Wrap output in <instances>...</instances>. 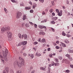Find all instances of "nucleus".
Segmentation results:
<instances>
[{
  "label": "nucleus",
  "instance_id": "nucleus-15",
  "mask_svg": "<svg viewBox=\"0 0 73 73\" xmlns=\"http://www.w3.org/2000/svg\"><path fill=\"white\" fill-rule=\"evenodd\" d=\"M25 9L26 11H28V10H29V9H31V7H25Z\"/></svg>",
  "mask_w": 73,
  "mask_h": 73
},
{
  "label": "nucleus",
  "instance_id": "nucleus-34",
  "mask_svg": "<svg viewBox=\"0 0 73 73\" xmlns=\"http://www.w3.org/2000/svg\"><path fill=\"white\" fill-rule=\"evenodd\" d=\"M39 1L41 3H43L44 2V0H39Z\"/></svg>",
  "mask_w": 73,
  "mask_h": 73
},
{
  "label": "nucleus",
  "instance_id": "nucleus-7",
  "mask_svg": "<svg viewBox=\"0 0 73 73\" xmlns=\"http://www.w3.org/2000/svg\"><path fill=\"white\" fill-rule=\"evenodd\" d=\"M18 36H19V38H20V39L21 38H23V35H22L20 33H19L18 34Z\"/></svg>",
  "mask_w": 73,
  "mask_h": 73
},
{
  "label": "nucleus",
  "instance_id": "nucleus-16",
  "mask_svg": "<svg viewBox=\"0 0 73 73\" xmlns=\"http://www.w3.org/2000/svg\"><path fill=\"white\" fill-rule=\"evenodd\" d=\"M23 37L24 36V38L25 39H27V34H23Z\"/></svg>",
  "mask_w": 73,
  "mask_h": 73
},
{
  "label": "nucleus",
  "instance_id": "nucleus-53",
  "mask_svg": "<svg viewBox=\"0 0 73 73\" xmlns=\"http://www.w3.org/2000/svg\"><path fill=\"white\" fill-rule=\"evenodd\" d=\"M45 34V33L44 32H42V35H44Z\"/></svg>",
  "mask_w": 73,
  "mask_h": 73
},
{
  "label": "nucleus",
  "instance_id": "nucleus-21",
  "mask_svg": "<svg viewBox=\"0 0 73 73\" xmlns=\"http://www.w3.org/2000/svg\"><path fill=\"white\" fill-rule=\"evenodd\" d=\"M20 5L21 7H24V3L22 2L20 4Z\"/></svg>",
  "mask_w": 73,
  "mask_h": 73
},
{
  "label": "nucleus",
  "instance_id": "nucleus-46",
  "mask_svg": "<svg viewBox=\"0 0 73 73\" xmlns=\"http://www.w3.org/2000/svg\"><path fill=\"white\" fill-rule=\"evenodd\" d=\"M33 69V67L32 66L30 67V70H31V69Z\"/></svg>",
  "mask_w": 73,
  "mask_h": 73
},
{
  "label": "nucleus",
  "instance_id": "nucleus-60",
  "mask_svg": "<svg viewBox=\"0 0 73 73\" xmlns=\"http://www.w3.org/2000/svg\"><path fill=\"white\" fill-rule=\"evenodd\" d=\"M62 8L63 9H65V7L64 6H62Z\"/></svg>",
  "mask_w": 73,
  "mask_h": 73
},
{
  "label": "nucleus",
  "instance_id": "nucleus-55",
  "mask_svg": "<svg viewBox=\"0 0 73 73\" xmlns=\"http://www.w3.org/2000/svg\"><path fill=\"white\" fill-rule=\"evenodd\" d=\"M34 26H35V27L36 28L37 27V25L36 24H35L34 25Z\"/></svg>",
  "mask_w": 73,
  "mask_h": 73
},
{
  "label": "nucleus",
  "instance_id": "nucleus-22",
  "mask_svg": "<svg viewBox=\"0 0 73 73\" xmlns=\"http://www.w3.org/2000/svg\"><path fill=\"white\" fill-rule=\"evenodd\" d=\"M62 36H66V34L65 33V32H64V31L62 32Z\"/></svg>",
  "mask_w": 73,
  "mask_h": 73
},
{
  "label": "nucleus",
  "instance_id": "nucleus-63",
  "mask_svg": "<svg viewBox=\"0 0 73 73\" xmlns=\"http://www.w3.org/2000/svg\"><path fill=\"white\" fill-rule=\"evenodd\" d=\"M68 51H69L70 53H72V50H69Z\"/></svg>",
  "mask_w": 73,
  "mask_h": 73
},
{
  "label": "nucleus",
  "instance_id": "nucleus-59",
  "mask_svg": "<svg viewBox=\"0 0 73 73\" xmlns=\"http://www.w3.org/2000/svg\"><path fill=\"white\" fill-rule=\"evenodd\" d=\"M56 42L57 43V44H59L60 42L58 40H57Z\"/></svg>",
  "mask_w": 73,
  "mask_h": 73
},
{
  "label": "nucleus",
  "instance_id": "nucleus-25",
  "mask_svg": "<svg viewBox=\"0 0 73 73\" xmlns=\"http://www.w3.org/2000/svg\"><path fill=\"white\" fill-rule=\"evenodd\" d=\"M62 46H64V47H66V45L65 44H64V43H61Z\"/></svg>",
  "mask_w": 73,
  "mask_h": 73
},
{
  "label": "nucleus",
  "instance_id": "nucleus-45",
  "mask_svg": "<svg viewBox=\"0 0 73 73\" xmlns=\"http://www.w3.org/2000/svg\"><path fill=\"white\" fill-rule=\"evenodd\" d=\"M38 44V42H35L34 43V45H36V44Z\"/></svg>",
  "mask_w": 73,
  "mask_h": 73
},
{
  "label": "nucleus",
  "instance_id": "nucleus-32",
  "mask_svg": "<svg viewBox=\"0 0 73 73\" xmlns=\"http://www.w3.org/2000/svg\"><path fill=\"white\" fill-rule=\"evenodd\" d=\"M53 9H50L49 10V12H50V13H52V12H53Z\"/></svg>",
  "mask_w": 73,
  "mask_h": 73
},
{
  "label": "nucleus",
  "instance_id": "nucleus-27",
  "mask_svg": "<svg viewBox=\"0 0 73 73\" xmlns=\"http://www.w3.org/2000/svg\"><path fill=\"white\" fill-rule=\"evenodd\" d=\"M49 56L51 58H53V54H50L49 55Z\"/></svg>",
  "mask_w": 73,
  "mask_h": 73
},
{
  "label": "nucleus",
  "instance_id": "nucleus-30",
  "mask_svg": "<svg viewBox=\"0 0 73 73\" xmlns=\"http://www.w3.org/2000/svg\"><path fill=\"white\" fill-rule=\"evenodd\" d=\"M33 56L34 55L33 54H31L30 55V57H31L32 58H33Z\"/></svg>",
  "mask_w": 73,
  "mask_h": 73
},
{
  "label": "nucleus",
  "instance_id": "nucleus-38",
  "mask_svg": "<svg viewBox=\"0 0 73 73\" xmlns=\"http://www.w3.org/2000/svg\"><path fill=\"white\" fill-rule=\"evenodd\" d=\"M56 13H59V10L58 9H56Z\"/></svg>",
  "mask_w": 73,
  "mask_h": 73
},
{
  "label": "nucleus",
  "instance_id": "nucleus-18",
  "mask_svg": "<svg viewBox=\"0 0 73 73\" xmlns=\"http://www.w3.org/2000/svg\"><path fill=\"white\" fill-rule=\"evenodd\" d=\"M36 5H37L36 3H34L33 4V9L35 8L36 7Z\"/></svg>",
  "mask_w": 73,
  "mask_h": 73
},
{
  "label": "nucleus",
  "instance_id": "nucleus-41",
  "mask_svg": "<svg viewBox=\"0 0 73 73\" xmlns=\"http://www.w3.org/2000/svg\"><path fill=\"white\" fill-rule=\"evenodd\" d=\"M23 54L24 56L25 57V56H27V54H26V53H25V52H24Z\"/></svg>",
  "mask_w": 73,
  "mask_h": 73
},
{
  "label": "nucleus",
  "instance_id": "nucleus-44",
  "mask_svg": "<svg viewBox=\"0 0 73 73\" xmlns=\"http://www.w3.org/2000/svg\"><path fill=\"white\" fill-rule=\"evenodd\" d=\"M17 73H21V70H19L17 71Z\"/></svg>",
  "mask_w": 73,
  "mask_h": 73
},
{
  "label": "nucleus",
  "instance_id": "nucleus-64",
  "mask_svg": "<svg viewBox=\"0 0 73 73\" xmlns=\"http://www.w3.org/2000/svg\"><path fill=\"white\" fill-rule=\"evenodd\" d=\"M2 73H6V72L5 70H3Z\"/></svg>",
  "mask_w": 73,
  "mask_h": 73
},
{
  "label": "nucleus",
  "instance_id": "nucleus-13",
  "mask_svg": "<svg viewBox=\"0 0 73 73\" xmlns=\"http://www.w3.org/2000/svg\"><path fill=\"white\" fill-rule=\"evenodd\" d=\"M1 31L3 32H4L5 31V28L4 27H2L1 29Z\"/></svg>",
  "mask_w": 73,
  "mask_h": 73
},
{
  "label": "nucleus",
  "instance_id": "nucleus-23",
  "mask_svg": "<svg viewBox=\"0 0 73 73\" xmlns=\"http://www.w3.org/2000/svg\"><path fill=\"white\" fill-rule=\"evenodd\" d=\"M59 64H59V63H55L54 64L55 66H58L59 65Z\"/></svg>",
  "mask_w": 73,
  "mask_h": 73
},
{
  "label": "nucleus",
  "instance_id": "nucleus-28",
  "mask_svg": "<svg viewBox=\"0 0 73 73\" xmlns=\"http://www.w3.org/2000/svg\"><path fill=\"white\" fill-rule=\"evenodd\" d=\"M25 25L26 27H29V25H28L27 23L25 24Z\"/></svg>",
  "mask_w": 73,
  "mask_h": 73
},
{
  "label": "nucleus",
  "instance_id": "nucleus-1",
  "mask_svg": "<svg viewBox=\"0 0 73 73\" xmlns=\"http://www.w3.org/2000/svg\"><path fill=\"white\" fill-rule=\"evenodd\" d=\"M8 50L6 49L5 50V51H3V56H5L4 57L5 61H7V54H8Z\"/></svg>",
  "mask_w": 73,
  "mask_h": 73
},
{
  "label": "nucleus",
  "instance_id": "nucleus-14",
  "mask_svg": "<svg viewBox=\"0 0 73 73\" xmlns=\"http://www.w3.org/2000/svg\"><path fill=\"white\" fill-rule=\"evenodd\" d=\"M11 28H10V27H5V31H9L10 30V29Z\"/></svg>",
  "mask_w": 73,
  "mask_h": 73
},
{
  "label": "nucleus",
  "instance_id": "nucleus-24",
  "mask_svg": "<svg viewBox=\"0 0 73 73\" xmlns=\"http://www.w3.org/2000/svg\"><path fill=\"white\" fill-rule=\"evenodd\" d=\"M41 41H42V42H46V40H45V39H43L41 40Z\"/></svg>",
  "mask_w": 73,
  "mask_h": 73
},
{
  "label": "nucleus",
  "instance_id": "nucleus-29",
  "mask_svg": "<svg viewBox=\"0 0 73 73\" xmlns=\"http://www.w3.org/2000/svg\"><path fill=\"white\" fill-rule=\"evenodd\" d=\"M4 57H5V56H4V57L1 55H0V58H1V59H4Z\"/></svg>",
  "mask_w": 73,
  "mask_h": 73
},
{
  "label": "nucleus",
  "instance_id": "nucleus-56",
  "mask_svg": "<svg viewBox=\"0 0 73 73\" xmlns=\"http://www.w3.org/2000/svg\"><path fill=\"white\" fill-rule=\"evenodd\" d=\"M70 67L73 69V65L72 64L70 65Z\"/></svg>",
  "mask_w": 73,
  "mask_h": 73
},
{
  "label": "nucleus",
  "instance_id": "nucleus-58",
  "mask_svg": "<svg viewBox=\"0 0 73 73\" xmlns=\"http://www.w3.org/2000/svg\"><path fill=\"white\" fill-rule=\"evenodd\" d=\"M51 3L52 5H54V2L52 1L51 2Z\"/></svg>",
  "mask_w": 73,
  "mask_h": 73
},
{
  "label": "nucleus",
  "instance_id": "nucleus-3",
  "mask_svg": "<svg viewBox=\"0 0 73 73\" xmlns=\"http://www.w3.org/2000/svg\"><path fill=\"white\" fill-rule=\"evenodd\" d=\"M22 15V13L20 12H17L16 15V17L17 19H19L20 17Z\"/></svg>",
  "mask_w": 73,
  "mask_h": 73
},
{
  "label": "nucleus",
  "instance_id": "nucleus-12",
  "mask_svg": "<svg viewBox=\"0 0 73 73\" xmlns=\"http://www.w3.org/2000/svg\"><path fill=\"white\" fill-rule=\"evenodd\" d=\"M19 59L20 60H22V63H23V64H24V60H23V59L21 58V57H19Z\"/></svg>",
  "mask_w": 73,
  "mask_h": 73
},
{
  "label": "nucleus",
  "instance_id": "nucleus-17",
  "mask_svg": "<svg viewBox=\"0 0 73 73\" xmlns=\"http://www.w3.org/2000/svg\"><path fill=\"white\" fill-rule=\"evenodd\" d=\"M65 63H66V64H69V60H68L66 59H65Z\"/></svg>",
  "mask_w": 73,
  "mask_h": 73
},
{
  "label": "nucleus",
  "instance_id": "nucleus-39",
  "mask_svg": "<svg viewBox=\"0 0 73 73\" xmlns=\"http://www.w3.org/2000/svg\"><path fill=\"white\" fill-rule=\"evenodd\" d=\"M66 36L68 37H70L71 36H70V35H69V34H67L66 35Z\"/></svg>",
  "mask_w": 73,
  "mask_h": 73
},
{
  "label": "nucleus",
  "instance_id": "nucleus-19",
  "mask_svg": "<svg viewBox=\"0 0 73 73\" xmlns=\"http://www.w3.org/2000/svg\"><path fill=\"white\" fill-rule=\"evenodd\" d=\"M26 17L27 16H26V15H24L23 16V20H25L26 19Z\"/></svg>",
  "mask_w": 73,
  "mask_h": 73
},
{
  "label": "nucleus",
  "instance_id": "nucleus-61",
  "mask_svg": "<svg viewBox=\"0 0 73 73\" xmlns=\"http://www.w3.org/2000/svg\"><path fill=\"white\" fill-rule=\"evenodd\" d=\"M65 59H63L62 60V61L63 62H65Z\"/></svg>",
  "mask_w": 73,
  "mask_h": 73
},
{
  "label": "nucleus",
  "instance_id": "nucleus-8",
  "mask_svg": "<svg viewBox=\"0 0 73 73\" xmlns=\"http://www.w3.org/2000/svg\"><path fill=\"white\" fill-rule=\"evenodd\" d=\"M62 11L60 10V13H58V15L59 16H62Z\"/></svg>",
  "mask_w": 73,
  "mask_h": 73
},
{
  "label": "nucleus",
  "instance_id": "nucleus-5",
  "mask_svg": "<svg viewBox=\"0 0 73 73\" xmlns=\"http://www.w3.org/2000/svg\"><path fill=\"white\" fill-rule=\"evenodd\" d=\"M39 28H40V29H42V28H44L45 30V31H46L47 30V29H46V27L44 26H41V25L38 26Z\"/></svg>",
  "mask_w": 73,
  "mask_h": 73
},
{
  "label": "nucleus",
  "instance_id": "nucleus-40",
  "mask_svg": "<svg viewBox=\"0 0 73 73\" xmlns=\"http://www.w3.org/2000/svg\"><path fill=\"white\" fill-rule=\"evenodd\" d=\"M55 61H56V62H58V59H57V58H56L55 59Z\"/></svg>",
  "mask_w": 73,
  "mask_h": 73
},
{
  "label": "nucleus",
  "instance_id": "nucleus-31",
  "mask_svg": "<svg viewBox=\"0 0 73 73\" xmlns=\"http://www.w3.org/2000/svg\"><path fill=\"white\" fill-rule=\"evenodd\" d=\"M4 10L5 12H6V13H7V9H6L5 8L4 9Z\"/></svg>",
  "mask_w": 73,
  "mask_h": 73
},
{
  "label": "nucleus",
  "instance_id": "nucleus-35",
  "mask_svg": "<svg viewBox=\"0 0 73 73\" xmlns=\"http://www.w3.org/2000/svg\"><path fill=\"white\" fill-rule=\"evenodd\" d=\"M51 64L52 66H53L54 65V62L53 61H52L51 62Z\"/></svg>",
  "mask_w": 73,
  "mask_h": 73
},
{
  "label": "nucleus",
  "instance_id": "nucleus-10",
  "mask_svg": "<svg viewBox=\"0 0 73 73\" xmlns=\"http://www.w3.org/2000/svg\"><path fill=\"white\" fill-rule=\"evenodd\" d=\"M36 55L38 57H40V56H41V54L38 53V52H37L36 54Z\"/></svg>",
  "mask_w": 73,
  "mask_h": 73
},
{
  "label": "nucleus",
  "instance_id": "nucleus-47",
  "mask_svg": "<svg viewBox=\"0 0 73 73\" xmlns=\"http://www.w3.org/2000/svg\"><path fill=\"white\" fill-rule=\"evenodd\" d=\"M51 22L52 24H55V22H54V21H52Z\"/></svg>",
  "mask_w": 73,
  "mask_h": 73
},
{
  "label": "nucleus",
  "instance_id": "nucleus-4",
  "mask_svg": "<svg viewBox=\"0 0 73 73\" xmlns=\"http://www.w3.org/2000/svg\"><path fill=\"white\" fill-rule=\"evenodd\" d=\"M7 36L8 38H11L12 37V33L11 31H8L7 33Z\"/></svg>",
  "mask_w": 73,
  "mask_h": 73
},
{
  "label": "nucleus",
  "instance_id": "nucleus-50",
  "mask_svg": "<svg viewBox=\"0 0 73 73\" xmlns=\"http://www.w3.org/2000/svg\"><path fill=\"white\" fill-rule=\"evenodd\" d=\"M30 13H33V10H31L30 11Z\"/></svg>",
  "mask_w": 73,
  "mask_h": 73
},
{
  "label": "nucleus",
  "instance_id": "nucleus-6",
  "mask_svg": "<svg viewBox=\"0 0 73 73\" xmlns=\"http://www.w3.org/2000/svg\"><path fill=\"white\" fill-rule=\"evenodd\" d=\"M5 70L6 71L7 73H8L9 72V67L7 66L5 67Z\"/></svg>",
  "mask_w": 73,
  "mask_h": 73
},
{
  "label": "nucleus",
  "instance_id": "nucleus-43",
  "mask_svg": "<svg viewBox=\"0 0 73 73\" xmlns=\"http://www.w3.org/2000/svg\"><path fill=\"white\" fill-rule=\"evenodd\" d=\"M66 72L67 73H69V72H70V71L69 70H66Z\"/></svg>",
  "mask_w": 73,
  "mask_h": 73
},
{
  "label": "nucleus",
  "instance_id": "nucleus-26",
  "mask_svg": "<svg viewBox=\"0 0 73 73\" xmlns=\"http://www.w3.org/2000/svg\"><path fill=\"white\" fill-rule=\"evenodd\" d=\"M66 57H67L68 58H69L70 57V55L68 54H67L66 55Z\"/></svg>",
  "mask_w": 73,
  "mask_h": 73
},
{
  "label": "nucleus",
  "instance_id": "nucleus-37",
  "mask_svg": "<svg viewBox=\"0 0 73 73\" xmlns=\"http://www.w3.org/2000/svg\"><path fill=\"white\" fill-rule=\"evenodd\" d=\"M55 48L56 49H60V47L58 46H56L55 47Z\"/></svg>",
  "mask_w": 73,
  "mask_h": 73
},
{
  "label": "nucleus",
  "instance_id": "nucleus-62",
  "mask_svg": "<svg viewBox=\"0 0 73 73\" xmlns=\"http://www.w3.org/2000/svg\"><path fill=\"white\" fill-rule=\"evenodd\" d=\"M29 4H30V5H32V3L31 1H30V2H29Z\"/></svg>",
  "mask_w": 73,
  "mask_h": 73
},
{
  "label": "nucleus",
  "instance_id": "nucleus-33",
  "mask_svg": "<svg viewBox=\"0 0 73 73\" xmlns=\"http://www.w3.org/2000/svg\"><path fill=\"white\" fill-rule=\"evenodd\" d=\"M11 1L12 3H15L16 2L15 0H11Z\"/></svg>",
  "mask_w": 73,
  "mask_h": 73
},
{
  "label": "nucleus",
  "instance_id": "nucleus-36",
  "mask_svg": "<svg viewBox=\"0 0 73 73\" xmlns=\"http://www.w3.org/2000/svg\"><path fill=\"white\" fill-rule=\"evenodd\" d=\"M29 23L31 25H34V24L32 22H29Z\"/></svg>",
  "mask_w": 73,
  "mask_h": 73
},
{
  "label": "nucleus",
  "instance_id": "nucleus-2",
  "mask_svg": "<svg viewBox=\"0 0 73 73\" xmlns=\"http://www.w3.org/2000/svg\"><path fill=\"white\" fill-rule=\"evenodd\" d=\"M22 63H23L22 62H18L17 61H16L14 62L13 65L14 66H15L17 65L18 66L19 68H21V66H22Z\"/></svg>",
  "mask_w": 73,
  "mask_h": 73
},
{
  "label": "nucleus",
  "instance_id": "nucleus-57",
  "mask_svg": "<svg viewBox=\"0 0 73 73\" xmlns=\"http://www.w3.org/2000/svg\"><path fill=\"white\" fill-rule=\"evenodd\" d=\"M51 30H52V32H54V29L52 28H51Z\"/></svg>",
  "mask_w": 73,
  "mask_h": 73
},
{
  "label": "nucleus",
  "instance_id": "nucleus-9",
  "mask_svg": "<svg viewBox=\"0 0 73 73\" xmlns=\"http://www.w3.org/2000/svg\"><path fill=\"white\" fill-rule=\"evenodd\" d=\"M46 66H45L44 68L41 67L40 68V69H41V70H43L45 71V70H46V69H46Z\"/></svg>",
  "mask_w": 73,
  "mask_h": 73
},
{
  "label": "nucleus",
  "instance_id": "nucleus-51",
  "mask_svg": "<svg viewBox=\"0 0 73 73\" xmlns=\"http://www.w3.org/2000/svg\"><path fill=\"white\" fill-rule=\"evenodd\" d=\"M69 60H70V61H72V60H73V59L71 57L69 58Z\"/></svg>",
  "mask_w": 73,
  "mask_h": 73
},
{
  "label": "nucleus",
  "instance_id": "nucleus-42",
  "mask_svg": "<svg viewBox=\"0 0 73 73\" xmlns=\"http://www.w3.org/2000/svg\"><path fill=\"white\" fill-rule=\"evenodd\" d=\"M42 15H45V12H44V11H43L42 12Z\"/></svg>",
  "mask_w": 73,
  "mask_h": 73
},
{
  "label": "nucleus",
  "instance_id": "nucleus-48",
  "mask_svg": "<svg viewBox=\"0 0 73 73\" xmlns=\"http://www.w3.org/2000/svg\"><path fill=\"white\" fill-rule=\"evenodd\" d=\"M59 59L60 60H62V57H61V56H59Z\"/></svg>",
  "mask_w": 73,
  "mask_h": 73
},
{
  "label": "nucleus",
  "instance_id": "nucleus-52",
  "mask_svg": "<svg viewBox=\"0 0 73 73\" xmlns=\"http://www.w3.org/2000/svg\"><path fill=\"white\" fill-rule=\"evenodd\" d=\"M57 19H58V18L57 17H55L54 18V20H57Z\"/></svg>",
  "mask_w": 73,
  "mask_h": 73
},
{
  "label": "nucleus",
  "instance_id": "nucleus-11",
  "mask_svg": "<svg viewBox=\"0 0 73 73\" xmlns=\"http://www.w3.org/2000/svg\"><path fill=\"white\" fill-rule=\"evenodd\" d=\"M27 41H23L22 42H21V44L22 45H25L26 44H27Z\"/></svg>",
  "mask_w": 73,
  "mask_h": 73
},
{
  "label": "nucleus",
  "instance_id": "nucleus-20",
  "mask_svg": "<svg viewBox=\"0 0 73 73\" xmlns=\"http://www.w3.org/2000/svg\"><path fill=\"white\" fill-rule=\"evenodd\" d=\"M65 43H66V44H68V43L69 42V41L68 40V39H66L65 41Z\"/></svg>",
  "mask_w": 73,
  "mask_h": 73
},
{
  "label": "nucleus",
  "instance_id": "nucleus-49",
  "mask_svg": "<svg viewBox=\"0 0 73 73\" xmlns=\"http://www.w3.org/2000/svg\"><path fill=\"white\" fill-rule=\"evenodd\" d=\"M21 43H19V44H18L17 46H20V45H21Z\"/></svg>",
  "mask_w": 73,
  "mask_h": 73
},
{
  "label": "nucleus",
  "instance_id": "nucleus-54",
  "mask_svg": "<svg viewBox=\"0 0 73 73\" xmlns=\"http://www.w3.org/2000/svg\"><path fill=\"white\" fill-rule=\"evenodd\" d=\"M48 51L49 52V51H50V48H48L47 49Z\"/></svg>",
  "mask_w": 73,
  "mask_h": 73
}]
</instances>
